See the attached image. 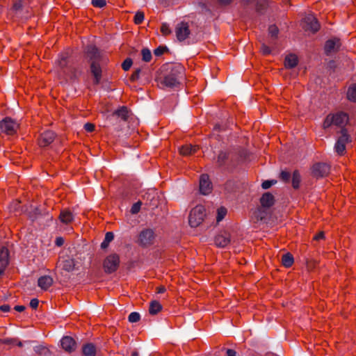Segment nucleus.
I'll return each instance as SVG.
<instances>
[{
  "instance_id": "1",
  "label": "nucleus",
  "mask_w": 356,
  "mask_h": 356,
  "mask_svg": "<svg viewBox=\"0 0 356 356\" xmlns=\"http://www.w3.org/2000/svg\"><path fill=\"white\" fill-rule=\"evenodd\" d=\"M348 122V116L343 112H338L334 114H329L325 118L323 122V128L327 129L332 125H335L339 127L344 129L343 127Z\"/></svg>"
},
{
  "instance_id": "2",
  "label": "nucleus",
  "mask_w": 356,
  "mask_h": 356,
  "mask_svg": "<svg viewBox=\"0 0 356 356\" xmlns=\"http://www.w3.org/2000/svg\"><path fill=\"white\" fill-rule=\"evenodd\" d=\"M206 216V209L202 205H197L190 212L188 217L189 225L192 227H198L204 220Z\"/></svg>"
},
{
  "instance_id": "3",
  "label": "nucleus",
  "mask_w": 356,
  "mask_h": 356,
  "mask_svg": "<svg viewBox=\"0 0 356 356\" xmlns=\"http://www.w3.org/2000/svg\"><path fill=\"white\" fill-rule=\"evenodd\" d=\"M183 67L181 66L176 67L172 70V72L165 76L162 83L168 88H176L180 83V79L182 78Z\"/></svg>"
},
{
  "instance_id": "4",
  "label": "nucleus",
  "mask_w": 356,
  "mask_h": 356,
  "mask_svg": "<svg viewBox=\"0 0 356 356\" xmlns=\"http://www.w3.org/2000/svg\"><path fill=\"white\" fill-rule=\"evenodd\" d=\"M155 239V233L152 229H143L138 238V243L143 247H147L153 244Z\"/></svg>"
},
{
  "instance_id": "5",
  "label": "nucleus",
  "mask_w": 356,
  "mask_h": 356,
  "mask_svg": "<svg viewBox=\"0 0 356 356\" xmlns=\"http://www.w3.org/2000/svg\"><path fill=\"white\" fill-rule=\"evenodd\" d=\"M18 128V123L10 118H6L0 122L1 131L7 135L15 134Z\"/></svg>"
},
{
  "instance_id": "6",
  "label": "nucleus",
  "mask_w": 356,
  "mask_h": 356,
  "mask_svg": "<svg viewBox=\"0 0 356 356\" xmlns=\"http://www.w3.org/2000/svg\"><path fill=\"white\" fill-rule=\"evenodd\" d=\"M120 264V257L117 254L108 255L104 261L103 266L107 273L115 272Z\"/></svg>"
},
{
  "instance_id": "7",
  "label": "nucleus",
  "mask_w": 356,
  "mask_h": 356,
  "mask_svg": "<svg viewBox=\"0 0 356 356\" xmlns=\"http://www.w3.org/2000/svg\"><path fill=\"white\" fill-rule=\"evenodd\" d=\"M175 31L177 40L179 42L184 41L191 34L189 24L186 22L178 23L175 27Z\"/></svg>"
},
{
  "instance_id": "8",
  "label": "nucleus",
  "mask_w": 356,
  "mask_h": 356,
  "mask_svg": "<svg viewBox=\"0 0 356 356\" xmlns=\"http://www.w3.org/2000/svg\"><path fill=\"white\" fill-rule=\"evenodd\" d=\"M350 142V136L346 129L341 130V136L337 140L334 146L335 151L339 155H343L346 151V145Z\"/></svg>"
},
{
  "instance_id": "9",
  "label": "nucleus",
  "mask_w": 356,
  "mask_h": 356,
  "mask_svg": "<svg viewBox=\"0 0 356 356\" xmlns=\"http://www.w3.org/2000/svg\"><path fill=\"white\" fill-rule=\"evenodd\" d=\"M56 67H58L62 70L63 74H68L70 79H72L76 78V72L74 68L72 67H67V56L64 55H61L58 59L57 60L56 63Z\"/></svg>"
},
{
  "instance_id": "10",
  "label": "nucleus",
  "mask_w": 356,
  "mask_h": 356,
  "mask_svg": "<svg viewBox=\"0 0 356 356\" xmlns=\"http://www.w3.org/2000/svg\"><path fill=\"white\" fill-rule=\"evenodd\" d=\"M330 167L325 163H317L312 167V175L316 178H321L329 175Z\"/></svg>"
},
{
  "instance_id": "11",
  "label": "nucleus",
  "mask_w": 356,
  "mask_h": 356,
  "mask_svg": "<svg viewBox=\"0 0 356 356\" xmlns=\"http://www.w3.org/2000/svg\"><path fill=\"white\" fill-rule=\"evenodd\" d=\"M303 28L306 31H311L315 33L319 30L320 24L316 18L313 15L309 14L303 19Z\"/></svg>"
},
{
  "instance_id": "12",
  "label": "nucleus",
  "mask_w": 356,
  "mask_h": 356,
  "mask_svg": "<svg viewBox=\"0 0 356 356\" xmlns=\"http://www.w3.org/2000/svg\"><path fill=\"white\" fill-rule=\"evenodd\" d=\"M129 117V112L128 108L126 106H121L116 111H115L112 115L110 116L109 120L112 121V122L118 120L120 121L127 122Z\"/></svg>"
},
{
  "instance_id": "13",
  "label": "nucleus",
  "mask_w": 356,
  "mask_h": 356,
  "mask_svg": "<svg viewBox=\"0 0 356 356\" xmlns=\"http://www.w3.org/2000/svg\"><path fill=\"white\" fill-rule=\"evenodd\" d=\"M212 184L207 175H202L200 178V191L203 195H208L211 192Z\"/></svg>"
},
{
  "instance_id": "14",
  "label": "nucleus",
  "mask_w": 356,
  "mask_h": 356,
  "mask_svg": "<svg viewBox=\"0 0 356 356\" xmlns=\"http://www.w3.org/2000/svg\"><path fill=\"white\" fill-rule=\"evenodd\" d=\"M54 139L55 134L52 131H46L40 135L38 139V144L40 147H47L50 145Z\"/></svg>"
},
{
  "instance_id": "15",
  "label": "nucleus",
  "mask_w": 356,
  "mask_h": 356,
  "mask_svg": "<svg viewBox=\"0 0 356 356\" xmlns=\"http://www.w3.org/2000/svg\"><path fill=\"white\" fill-rule=\"evenodd\" d=\"M90 71L94 76V83L99 84L102 79V68L99 63L95 60L91 62Z\"/></svg>"
},
{
  "instance_id": "16",
  "label": "nucleus",
  "mask_w": 356,
  "mask_h": 356,
  "mask_svg": "<svg viewBox=\"0 0 356 356\" xmlns=\"http://www.w3.org/2000/svg\"><path fill=\"white\" fill-rule=\"evenodd\" d=\"M9 263V252L6 248L0 249V275L4 272Z\"/></svg>"
},
{
  "instance_id": "17",
  "label": "nucleus",
  "mask_w": 356,
  "mask_h": 356,
  "mask_svg": "<svg viewBox=\"0 0 356 356\" xmlns=\"http://www.w3.org/2000/svg\"><path fill=\"white\" fill-rule=\"evenodd\" d=\"M230 235L229 233L222 232L215 237V244L219 248H225L230 243Z\"/></svg>"
},
{
  "instance_id": "18",
  "label": "nucleus",
  "mask_w": 356,
  "mask_h": 356,
  "mask_svg": "<svg viewBox=\"0 0 356 356\" xmlns=\"http://www.w3.org/2000/svg\"><path fill=\"white\" fill-rule=\"evenodd\" d=\"M340 40L337 38L328 40L325 44V51L326 54H330L336 52L340 47Z\"/></svg>"
},
{
  "instance_id": "19",
  "label": "nucleus",
  "mask_w": 356,
  "mask_h": 356,
  "mask_svg": "<svg viewBox=\"0 0 356 356\" xmlns=\"http://www.w3.org/2000/svg\"><path fill=\"white\" fill-rule=\"evenodd\" d=\"M62 348L68 353H72L76 349V342L71 337H64L60 341Z\"/></svg>"
},
{
  "instance_id": "20",
  "label": "nucleus",
  "mask_w": 356,
  "mask_h": 356,
  "mask_svg": "<svg viewBox=\"0 0 356 356\" xmlns=\"http://www.w3.org/2000/svg\"><path fill=\"white\" fill-rule=\"evenodd\" d=\"M86 53L87 57H88L92 62L93 60H95L96 62L99 61L100 54L97 48H96L95 46L87 47Z\"/></svg>"
},
{
  "instance_id": "21",
  "label": "nucleus",
  "mask_w": 356,
  "mask_h": 356,
  "mask_svg": "<svg viewBox=\"0 0 356 356\" xmlns=\"http://www.w3.org/2000/svg\"><path fill=\"white\" fill-rule=\"evenodd\" d=\"M274 197L270 193H265L260 199L261 204L263 207L269 208L274 204Z\"/></svg>"
},
{
  "instance_id": "22",
  "label": "nucleus",
  "mask_w": 356,
  "mask_h": 356,
  "mask_svg": "<svg viewBox=\"0 0 356 356\" xmlns=\"http://www.w3.org/2000/svg\"><path fill=\"white\" fill-rule=\"evenodd\" d=\"M53 284V279L50 276L40 277L38 280V285L42 290H47Z\"/></svg>"
},
{
  "instance_id": "23",
  "label": "nucleus",
  "mask_w": 356,
  "mask_h": 356,
  "mask_svg": "<svg viewBox=\"0 0 356 356\" xmlns=\"http://www.w3.org/2000/svg\"><path fill=\"white\" fill-rule=\"evenodd\" d=\"M198 149L197 145H185L179 148V152L183 156H189L195 153Z\"/></svg>"
},
{
  "instance_id": "24",
  "label": "nucleus",
  "mask_w": 356,
  "mask_h": 356,
  "mask_svg": "<svg viewBox=\"0 0 356 356\" xmlns=\"http://www.w3.org/2000/svg\"><path fill=\"white\" fill-rule=\"evenodd\" d=\"M60 220L65 224H69L72 222L74 216L72 213L68 210L61 211L59 216Z\"/></svg>"
},
{
  "instance_id": "25",
  "label": "nucleus",
  "mask_w": 356,
  "mask_h": 356,
  "mask_svg": "<svg viewBox=\"0 0 356 356\" xmlns=\"http://www.w3.org/2000/svg\"><path fill=\"white\" fill-rule=\"evenodd\" d=\"M298 63V59L296 55L289 54L285 58L284 65L287 68L295 67Z\"/></svg>"
},
{
  "instance_id": "26",
  "label": "nucleus",
  "mask_w": 356,
  "mask_h": 356,
  "mask_svg": "<svg viewBox=\"0 0 356 356\" xmlns=\"http://www.w3.org/2000/svg\"><path fill=\"white\" fill-rule=\"evenodd\" d=\"M347 98L350 102H356V83H353L348 87Z\"/></svg>"
},
{
  "instance_id": "27",
  "label": "nucleus",
  "mask_w": 356,
  "mask_h": 356,
  "mask_svg": "<svg viewBox=\"0 0 356 356\" xmlns=\"http://www.w3.org/2000/svg\"><path fill=\"white\" fill-rule=\"evenodd\" d=\"M162 309L161 305L156 300H153L150 302L149 307V312L152 315H155L159 312Z\"/></svg>"
},
{
  "instance_id": "28",
  "label": "nucleus",
  "mask_w": 356,
  "mask_h": 356,
  "mask_svg": "<svg viewBox=\"0 0 356 356\" xmlns=\"http://www.w3.org/2000/svg\"><path fill=\"white\" fill-rule=\"evenodd\" d=\"M282 263L286 268L291 267L293 264V257L291 254H284L282 257Z\"/></svg>"
},
{
  "instance_id": "29",
  "label": "nucleus",
  "mask_w": 356,
  "mask_h": 356,
  "mask_svg": "<svg viewBox=\"0 0 356 356\" xmlns=\"http://www.w3.org/2000/svg\"><path fill=\"white\" fill-rule=\"evenodd\" d=\"M83 354L85 356H94L95 355V347L92 343H88L83 347Z\"/></svg>"
},
{
  "instance_id": "30",
  "label": "nucleus",
  "mask_w": 356,
  "mask_h": 356,
  "mask_svg": "<svg viewBox=\"0 0 356 356\" xmlns=\"http://www.w3.org/2000/svg\"><path fill=\"white\" fill-rule=\"evenodd\" d=\"M75 263L72 259H67L63 261L62 268L63 270L70 272L74 268Z\"/></svg>"
},
{
  "instance_id": "31",
  "label": "nucleus",
  "mask_w": 356,
  "mask_h": 356,
  "mask_svg": "<svg viewBox=\"0 0 356 356\" xmlns=\"http://www.w3.org/2000/svg\"><path fill=\"white\" fill-rule=\"evenodd\" d=\"M113 238H114V235L112 232H107L105 235L104 241L101 244V248L103 249L106 248L108 246L109 243L113 240Z\"/></svg>"
},
{
  "instance_id": "32",
  "label": "nucleus",
  "mask_w": 356,
  "mask_h": 356,
  "mask_svg": "<svg viewBox=\"0 0 356 356\" xmlns=\"http://www.w3.org/2000/svg\"><path fill=\"white\" fill-rule=\"evenodd\" d=\"M300 183V175L299 172L296 170L293 173L292 186L294 188H298Z\"/></svg>"
},
{
  "instance_id": "33",
  "label": "nucleus",
  "mask_w": 356,
  "mask_h": 356,
  "mask_svg": "<svg viewBox=\"0 0 356 356\" xmlns=\"http://www.w3.org/2000/svg\"><path fill=\"white\" fill-rule=\"evenodd\" d=\"M143 60L145 62H149L152 59V54L147 48H143L141 51Z\"/></svg>"
},
{
  "instance_id": "34",
  "label": "nucleus",
  "mask_w": 356,
  "mask_h": 356,
  "mask_svg": "<svg viewBox=\"0 0 356 356\" xmlns=\"http://www.w3.org/2000/svg\"><path fill=\"white\" fill-rule=\"evenodd\" d=\"M267 7L266 0H257L256 10L258 13H262Z\"/></svg>"
},
{
  "instance_id": "35",
  "label": "nucleus",
  "mask_w": 356,
  "mask_h": 356,
  "mask_svg": "<svg viewBox=\"0 0 356 356\" xmlns=\"http://www.w3.org/2000/svg\"><path fill=\"white\" fill-rule=\"evenodd\" d=\"M227 214V209L225 207H220L217 211V222L221 221Z\"/></svg>"
},
{
  "instance_id": "36",
  "label": "nucleus",
  "mask_w": 356,
  "mask_h": 356,
  "mask_svg": "<svg viewBox=\"0 0 356 356\" xmlns=\"http://www.w3.org/2000/svg\"><path fill=\"white\" fill-rule=\"evenodd\" d=\"M144 17L145 15L143 12H137L134 16V23L136 24H140L143 22Z\"/></svg>"
},
{
  "instance_id": "37",
  "label": "nucleus",
  "mask_w": 356,
  "mask_h": 356,
  "mask_svg": "<svg viewBox=\"0 0 356 356\" xmlns=\"http://www.w3.org/2000/svg\"><path fill=\"white\" fill-rule=\"evenodd\" d=\"M34 350H35V353L39 354V355H47L49 353L48 348H46L45 346H41V345L35 346Z\"/></svg>"
},
{
  "instance_id": "38",
  "label": "nucleus",
  "mask_w": 356,
  "mask_h": 356,
  "mask_svg": "<svg viewBox=\"0 0 356 356\" xmlns=\"http://www.w3.org/2000/svg\"><path fill=\"white\" fill-rule=\"evenodd\" d=\"M132 64H133L132 60L130 58H127L122 63V68L124 71H127V70H129L130 69V67H131Z\"/></svg>"
},
{
  "instance_id": "39",
  "label": "nucleus",
  "mask_w": 356,
  "mask_h": 356,
  "mask_svg": "<svg viewBox=\"0 0 356 356\" xmlns=\"http://www.w3.org/2000/svg\"><path fill=\"white\" fill-rule=\"evenodd\" d=\"M161 32L165 36L170 35L171 33V30L169 25L166 23H163L161 26Z\"/></svg>"
},
{
  "instance_id": "40",
  "label": "nucleus",
  "mask_w": 356,
  "mask_h": 356,
  "mask_svg": "<svg viewBox=\"0 0 356 356\" xmlns=\"http://www.w3.org/2000/svg\"><path fill=\"white\" fill-rule=\"evenodd\" d=\"M140 314L137 312H131L129 316V321L131 323H136L140 321Z\"/></svg>"
},
{
  "instance_id": "41",
  "label": "nucleus",
  "mask_w": 356,
  "mask_h": 356,
  "mask_svg": "<svg viewBox=\"0 0 356 356\" xmlns=\"http://www.w3.org/2000/svg\"><path fill=\"white\" fill-rule=\"evenodd\" d=\"M227 159V154L226 152H221L218 156V163L220 165H223Z\"/></svg>"
},
{
  "instance_id": "42",
  "label": "nucleus",
  "mask_w": 356,
  "mask_h": 356,
  "mask_svg": "<svg viewBox=\"0 0 356 356\" xmlns=\"http://www.w3.org/2000/svg\"><path fill=\"white\" fill-rule=\"evenodd\" d=\"M268 32L272 38H276L278 34L279 30L275 25H271L268 28Z\"/></svg>"
},
{
  "instance_id": "43",
  "label": "nucleus",
  "mask_w": 356,
  "mask_h": 356,
  "mask_svg": "<svg viewBox=\"0 0 356 356\" xmlns=\"http://www.w3.org/2000/svg\"><path fill=\"white\" fill-rule=\"evenodd\" d=\"M92 4L94 7L103 8L106 6L105 0H92Z\"/></svg>"
},
{
  "instance_id": "44",
  "label": "nucleus",
  "mask_w": 356,
  "mask_h": 356,
  "mask_svg": "<svg viewBox=\"0 0 356 356\" xmlns=\"http://www.w3.org/2000/svg\"><path fill=\"white\" fill-rule=\"evenodd\" d=\"M260 51L261 54L264 56H267L272 52L270 48L264 43L261 46Z\"/></svg>"
},
{
  "instance_id": "45",
  "label": "nucleus",
  "mask_w": 356,
  "mask_h": 356,
  "mask_svg": "<svg viewBox=\"0 0 356 356\" xmlns=\"http://www.w3.org/2000/svg\"><path fill=\"white\" fill-rule=\"evenodd\" d=\"M277 181L274 180H266L262 183V188L264 189H268L270 188L273 184H275Z\"/></svg>"
},
{
  "instance_id": "46",
  "label": "nucleus",
  "mask_w": 356,
  "mask_h": 356,
  "mask_svg": "<svg viewBox=\"0 0 356 356\" xmlns=\"http://www.w3.org/2000/svg\"><path fill=\"white\" fill-rule=\"evenodd\" d=\"M140 73V69L136 70L131 74V76L130 77V80L133 82L137 81L139 79Z\"/></svg>"
},
{
  "instance_id": "47",
  "label": "nucleus",
  "mask_w": 356,
  "mask_h": 356,
  "mask_svg": "<svg viewBox=\"0 0 356 356\" xmlns=\"http://www.w3.org/2000/svg\"><path fill=\"white\" fill-rule=\"evenodd\" d=\"M165 50H166L165 47L160 46V47H157L156 49H154V54L156 56H160L162 54H163V53L165 51Z\"/></svg>"
},
{
  "instance_id": "48",
  "label": "nucleus",
  "mask_w": 356,
  "mask_h": 356,
  "mask_svg": "<svg viewBox=\"0 0 356 356\" xmlns=\"http://www.w3.org/2000/svg\"><path fill=\"white\" fill-rule=\"evenodd\" d=\"M291 175L289 172L282 171V172L280 173V178L284 181H288Z\"/></svg>"
},
{
  "instance_id": "49",
  "label": "nucleus",
  "mask_w": 356,
  "mask_h": 356,
  "mask_svg": "<svg viewBox=\"0 0 356 356\" xmlns=\"http://www.w3.org/2000/svg\"><path fill=\"white\" fill-rule=\"evenodd\" d=\"M84 129L88 132H92L95 130V125L92 123H86L84 124Z\"/></svg>"
},
{
  "instance_id": "50",
  "label": "nucleus",
  "mask_w": 356,
  "mask_h": 356,
  "mask_svg": "<svg viewBox=\"0 0 356 356\" xmlns=\"http://www.w3.org/2000/svg\"><path fill=\"white\" fill-rule=\"evenodd\" d=\"M140 202H137L134 204L131 209L132 213H137L140 211Z\"/></svg>"
},
{
  "instance_id": "51",
  "label": "nucleus",
  "mask_w": 356,
  "mask_h": 356,
  "mask_svg": "<svg viewBox=\"0 0 356 356\" xmlns=\"http://www.w3.org/2000/svg\"><path fill=\"white\" fill-rule=\"evenodd\" d=\"M39 301L36 298H33L30 302V306L33 309H37L38 307Z\"/></svg>"
},
{
  "instance_id": "52",
  "label": "nucleus",
  "mask_w": 356,
  "mask_h": 356,
  "mask_svg": "<svg viewBox=\"0 0 356 356\" xmlns=\"http://www.w3.org/2000/svg\"><path fill=\"white\" fill-rule=\"evenodd\" d=\"M15 342H17V339H5L2 340V343L5 344L14 345L15 344Z\"/></svg>"
},
{
  "instance_id": "53",
  "label": "nucleus",
  "mask_w": 356,
  "mask_h": 356,
  "mask_svg": "<svg viewBox=\"0 0 356 356\" xmlns=\"http://www.w3.org/2000/svg\"><path fill=\"white\" fill-rule=\"evenodd\" d=\"M55 244L60 247L64 244V239L62 237H57L55 241Z\"/></svg>"
},
{
  "instance_id": "54",
  "label": "nucleus",
  "mask_w": 356,
  "mask_h": 356,
  "mask_svg": "<svg viewBox=\"0 0 356 356\" xmlns=\"http://www.w3.org/2000/svg\"><path fill=\"white\" fill-rule=\"evenodd\" d=\"M10 309V307L8 305H3L0 306V310L3 312H8Z\"/></svg>"
},
{
  "instance_id": "55",
  "label": "nucleus",
  "mask_w": 356,
  "mask_h": 356,
  "mask_svg": "<svg viewBox=\"0 0 356 356\" xmlns=\"http://www.w3.org/2000/svg\"><path fill=\"white\" fill-rule=\"evenodd\" d=\"M323 238H324V232H321L318 234H316V235H315L314 236V239L316 240V241H318V240L322 239Z\"/></svg>"
},
{
  "instance_id": "56",
  "label": "nucleus",
  "mask_w": 356,
  "mask_h": 356,
  "mask_svg": "<svg viewBox=\"0 0 356 356\" xmlns=\"http://www.w3.org/2000/svg\"><path fill=\"white\" fill-rule=\"evenodd\" d=\"M166 291V289L164 286H159L156 288L157 293H163Z\"/></svg>"
},
{
  "instance_id": "57",
  "label": "nucleus",
  "mask_w": 356,
  "mask_h": 356,
  "mask_svg": "<svg viewBox=\"0 0 356 356\" xmlns=\"http://www.w3.org/2000/svg\"><path fill=\"white\" fill-rule=\"evenodd\" d=\"M227 356H236V353L232 349L227 350Z\"/></svg>"
},
{
  "instance_id": "58",
  "label": "nucleus",
  "mask_w": 356,
  "mask_h": 356,
  "mask_svg": "<svg viewBox=\"0 0 356 356\" xmlns=\"http://www.w3.org/2000/svg\"><path fill=\"white\" fill-rule=\"evenodd\" d=\"M15 310L19 312H22L25 309V307L23 305H17L15 307Z\"/></svg>"
},
{
  "instance_id": "59",
  "label": "nucleus",
  "mask_w": 356,
  "mask_h": 356,
  "mask_svg": "<svg viewBox=\"0 0 356 356\" xmlns=\"http://www.w3.org/2000/svg\"><path fill=\"white\" fill-rule=\"evenodd\" d=\"M218 2L220 5H228L232 2V0H218Z\"/></svg>"
},
{
  "instance_id": "60",
  "label": "nucleus",
  "mask_w": 356,
  "mask_h": 356,
  "mask_svg": "<svg viewBox=\"0 0 356 356\" xmlns=\"http://www.w3.org/2000/svg\"><path fill=\"white\" fill-rule=\"evenodd\" d=\"M154 191H153V193H152V195H154ZM151 195H152V194H151V193H147V194L144 196V198L145 197V196H147V199H149V197H150Z\"/></svg>"
},
{
  "instance_id": "61",
  "label": "nucleus",
  "mask_w": 356,
  "mask_h": 356,
  "mask_svg": "<svg viewBox=\"0 0 356 356\" xmlns=\"http://www.w3.org/2000/svg\"><path fill=\"white\" fill-rule=\"evenodd\" d=\"M15 344L17 345L19 347L22 346V343L21 341H17V342H15Z\"/></svg>"
},
{
  "instance_id": "62",
  "label": "nucleus",
  "mask_w": 356,
  "mask_h": 356,
  "mask_svg": "<svg viewBox=\"0 0 356 356\" xmlns=\"http://www.w3.org/2000/svg\"><path fill=\"white\" fill-rule=\"evenodd\" d=\"M131 356H138V353L136 351H134L131 353Z\"/></svg>"
},
{
  "instance_id": "63",
  "label": "nucleus",
  "mask_w": 356,
  "mask_h": 356,
  "mask_svg": "<svg viewBox=\"0 0 356 356\" xmlns=\"http://www.w3.org/2000/svg\"><path fill=\"white\" fill-rule=\"evenodd\" d=\"M15 7L16 8H19V5H17V4H15Z\"/></svg>"
}]
</instances>
